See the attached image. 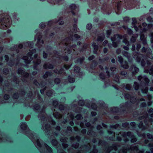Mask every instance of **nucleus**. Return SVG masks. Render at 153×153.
Listing matches in <instances>:
<instances>
[{"label":"nucleus","mask_w":153,"mask_h":153,"mask_svg":"<svg viewBox=\"0 0 153 153\" xmlns=\"http://www.w3.org/2000/svg\"><path fill=\"white\" fill-rule=\"evenodd\" d=\"M20 127L22 132L25 133L32 140L40 153H53L51 147L46 143H43L36 133L29 129L26 123H21Z\"/></svg>","instance_id":"nucleus-1"},{"label":"nucleus","mask_w":153,"mask_h":153,"mask_svg":"<svg viewBox=\"0 0 153 153\" xmlns=\"http://www.w3.org/2000/svg\"><path fill=\"white\" fill-rule=\"evenodd\" d=\"M42 111H41L38 117L39 120L44 122V123H42V129L47 134L48 131H50V126L46 124L48 122L47 120L45 117V115L44 112V110L42 109Z\"/></svg>","instance_id":"nucleus-2"},{"label":"nucleus","mask_w":153,"mask_h":153,"mask_svg":"<svg viewBox=\"0 0 153 153\" xmlns=\"http://www.w3.org/2000/svg\"><path fill=\"white\" fill-rule=\"evenodd\" d=\"M12 23L10 18L8 16L0 20V28L6 29L10 27Z\"/></svg>","instance_id":"nucleus-3"},{"label":"nucleus","mask_w":153,"mask_h":153,"mask_svg":"<svg viewBox=\"0 0 153 153\" xmlns=\"http://www.w3.org/2000/svg\"><path fill=\"white\" fill-rule=\"evenodd\" d=\"M35 32L36 33L34 36V40H37V46L39 48L42 47L44 43V41L42 39V36L40 33L39 32V30L38 29H36Z\"/></svg>","instance_id":"nucleus-4"},{"label":"nucleus","mask_w":153,"mask_h":153,"mask_svg":"<svg viewBox=\"0 0 153 153\" xmlns=\"http://www.w3.org/2000/svg\"><path fill=\"white\" fill-rule=\"evenodd\" d=\"M123 137H124V141L127 142L128 140V138H131V141L132 143H134L137 141V139L133 135V134L130 132H122L120 133Z\"/></svg>","instance_id":"nucleus-5"},{"label":"nucleus","mask_w":153,"mask_h":153,"mask_svg":"<svg viewBox=\"0 0 153 153\" xmlns=\"http://www.w3.org/2000/svg\"><path fill=\"white\" fill-rule=\"evenodd\" d=\"M62 20V18L58 17L57 18V19L49 21L48 22H43L40 23L39 25V27L40 28L42 29L45 27L46 25H48V26H50L54 23H56L58 22H59L60 20Z\"/></svg>","instance_id":"nucleus-6"},{"label":"nucleus","mask_w":153,"mask_h":153,"mask_svg":"<svg viewBox=\"0 0 153 153\" xmlns=\"http://www.w3.org/2000/svg\"><path fill=\"white\" fill-rule=\"evenodd\" d=\"M122 39L121 35L118 34L115 35L113 38H111V40L113 42L112 45L115 48L117 47L120 43V40Z\"/></svg>","instance_id":"nucleus-7"},{"label":"nucleus","mask_w":153,"mask_h":153,"mask_svg":"<svg viewBox=\"0 0 153 153\" xmlns=\"http://www.w3.org/2000/svg\"><path fill=\"white\" fill-rule=\"evenodd\" d=\"M133 57L137 62H141V65L143 66H144L146 63L142 58L143 57V55L137 53L134 55Z\"/></svg>","instance_id":"nucleus-8"},{"label":"nucleus","mask_w":153,"mask_h":153,"mask_svg":"<svg viewBox=\"0 0 153 153\" xmlns=\"http://www.w3.org/2000/svg\"><path fill=\"white\" fill-rule=\"evenodd\" d=\"M36 52V50L35 49H33L31 51L28 53V56H24L22 57V59L24 60L25 62L27 64L30 63L32 60V58H31V56L33 53H35Z\"/></svg>","instance_id":"nucleus-9"},{"label":"nucleus","mask_w":153,"mask_h":153,"mask_svg":"<svg viewBox=\"0 0 153 153\" xmlns=\"http://www.w3.org/2000/svg\"><path fill=\"white\" fill-rule=\"evenodd\" d=\"M11 141L10 138L6 136L3 135L0 133V143L10 142Z\"/></svg>","instance_id":"nucleus-10"},{"label":"nucleus","mask_w":153,"mask_h":153,"mask_svg":"<svg viewBox=\"0 0 153 153\" xmlns=\"http://www.w3.org/2000/svg\"><path fill=\"white\" fill-rule=\"evenodd\" d=\"M70 8L71 10V13L73 15L75 14V12H76L78 11V7L74 4H71L70 6Z\"/></svg>","instance_id":"nucleus-11"},{"label":"nucleus","mask_w":153,"mask_h":153,"mask_svg":"<svg viewBox=\"0 0 153 153\" xmlns=\"http://www.w3.org/2000/svg\"><path fill=\"white\" fill-rule=\"evenodd\" d=\"M49 3L52 4H61L64 2V0H47Z\"/></svg>","instance_id":"nucleus-12"},{"label":"nucleus","mask_w":153,"mask_h":153,"mask_svg":"<svg viewBox=\"0 0 153 153\" xmlns=\"http://www.w3.org/2000/svg\"><path fill=\"white\" fill-rule=\"evenodd\" d=\"M18 73L19 74H21L24 77H27L28 76L29 74L27 72H25L23 70L21 69H19L18 71Z\"/></svg>","instance_id":"nucleus-13"},{"label":"nucleus","mask_w":153,"mask_h":153,"mask_svg":"<svg viewBox=\"0 0 153 153\" xmlns=\"http://www.w3.org/2000/svg\"><path fill=\"white\" fill-rule=\"evenodd\" d=\"M125 98L126 99H130L131 102L132 103H134L136 100V99L134 97H131L129 94H125L124 96Z\"/></svg>","instance_id":"nucleus-14"},{"label":"nucleus","mask_w":153,"mask_h":153,"mask_svg":"<svg viewBox=\"0 0 153 153\" xmlns=\"http://www.w3.org/2000/svg\"><path fill=\"white\" fill-rule=\"evenodd\" d=\"M33 63L36 65H38L40 63L41 60L39 57H37V55L36 54L34 56Z\"/></svg>","instance_id":"nucleus-15"},{"label":"nucleus","mask_w":153,"mask_h":153,"mask_svg":"<svg viewBox=\"0 0 153 153\" xmlns=\"http://www.w3.org/2000/svg\"><path fill=\"white\" fill-rule=\"evenodd\" d=\"M23 46H25V45H24L23 43V44H20L18 46L16 45H14L13 47V51H16L17 53H18L19 52V50H18V49H21Z\"/></svg>","instance_id":"nucleus-16"},{"label":"nucleus","mask_w":153,"mask_h":153,"mask_svg":"<svg viewBox=\"0 0 153 153\" xmlns=\"http://www.w3.org/2000/svg\"><path fill=\"white\" fill-rule=\"evenodd\" d=\"M132 71V74L133 75L136 74L139 71V68L136 67L135 65H133L131 66Z\"/></svg>","instance_id":"nucleus-17"},{"label":"nucleus","mask_w":153,"mask_h":153,"mask_svg":"<svg viewBox=\"0 0 153 153\" xmlns=\"http://www.w3.org/2000/svg\"><path fill=\"white\" fill-rule=\"evenodd\" d=\"M25 46H28L30 48H32L33 46V43L32 42H27L23 43Z\"/></svg>","instance_id":"nucleus-18"},{"label":"nucleus","mask_w":153,"mask_h":153,"mask_svg":"<svg viewBox=\"0 0 153 153\" xmlns=\"http://www.w3.org/2000/svg\"><path fill=\"white\" fill-rule=\"evenodd\" d=\"M53 115L54 117L56 119H59L62 117V115L57 112H55V111L53 112Z\"/></svg>","instance_id":"nucleus-19"},{"label":"nucleus","mask_w":153,"mask_h":153,"mask_svg":"<svg viewBox=\"0 0 153 153\" xmlns=\"http://www.w3.org/2000/svg\"><path fill=\"white\" fill-rule=\"evenodd\" d=\"M142 52H146L148 53L151 54L152 53V51L150 48H147L146 49L144 47H143L142 48Z\"/></svg>","instance_id":"nucleus-20"},{"label":"nucleus","mask_w":153,"mask_h":153,"mask_svg":"<svg viewBox=\"0 0 153 153\" xmlns=\"http://www.w3.org/2000/svg\"><path fill=\"white\" fill-rule=\"evenodd\" d=\"M123 55L125 57L127 58L129 61V59L131 57L130 54L128 52L123 51L122 52Z\"/></svg>","instance_id":"nucleus-21"},{"label":"nucleus","mask_w":153,"mask_h":153,"mask_svg":"<svg viewBox=\"0 0 153 153\" xmlns=\"http://www.w3.org/2000/svg\"><path fill=\"white\" fill-rule=\"evenodd\" d=\"M92 46L94 48V53H96L98 50V46L96 45L95 43H93Z\"/></svg>","instance_id":"nucleus-22"},{"label":"nucleus","mask_w":153,"mask_h":153,"mask_svg":"<svg viewBox=\"0 0 153 153\" xmlns=\"http://www.w3.org/2000/svg\"><path fill=\"white\" fill-rule=\"evenodd\" d=\"M44 67L45 68H48L52 69L53 68V66L52 65L49 63H45L44 65Z\"/></svg>","instance_id":"nucleus-23"},{"label":"nucleus","mask_w":153,"mask_h":153,"mask_svg":"<svg viewBox=\"0 0 153 153\" xmlns=\"http://www.w3.org/2000/svg\"><path fill=\"white\" fill-rule=\"evenodd\" d=\"M34 83L36 85L38 86L39 87H43V85H45L44 82H42L40 85L39 83L36 80L34 81Z\"/></svg>","instance_id":"nucleus-24"},{"label":"nucleus","mask_w":153,"mask_h":153,"mask_svg":"<svg viewBox=\"0 0 153 153\" xmlns=\"http://www.w3.org/2000/svg\"><path fill=\"white\" fill-rule=\"evenodd\" d=\"M121 66L124 68L127 69L128 68V66L127 62L125 61L121 64Z\"/></svg>","instance_id":"nucleus-25"},{"label":"nucleus","mask_w":153,"mask_h":153,"mask_svg":"<svg viewBox=\"0 0 153 153\" xmlns=\"http://www.w3.org/2000/svg\"><path fill=\"white\" fill-rule=\"evenodd\" d=\"M118 61L120 62V64H122L123 62V58L121 56H119L117 58Z\"/></svg>","instance_id":"nucleus-26"},{"label":"nucleus","mask_w":153,"mask_h":153,"mask_svg":"<svg viewBox=\"0 0 153 153\" xmlns=\"http://www.w3.org/2000/svg\"><path fill=\"white\" fill-rule=\"evenodd\" d=\"M87 107L89 108H91L94 110L96 109L97 108V105L95 104H91V106L89 105L88 106H87Z\"/></svg>","instance_id":"nucleus-27"},{"label":"nucleus","mask_w":153,"mask_h":153,"mask_svg":"<svg viewBox=\"0 0 153 153\" xmlns=\"http://www.w3.org/2000/svg\"><path fill=\"white\" fill-rule=\"evenodd\" d=\"M142 80H144L147 83H148L149 81L148 78L145 76H143Z\"/></svg>","instance_id":"nucleus-28"},{"label":"nucleus","mask_w":153,"mask_h":153,"mask_svg":"<svg viewBox=\"0 0 153 153\" xmlns=\"http://www.w3.org/2000/svg\"><path fill=\"white\" fill-rule=\"evenodd\" d=\"M80 68L77 66H75L74 68V71L76 73H78L79 72Z\"/></svg>","instance_id":"nucleus-29"},{"label":"nucleus","mask_w":153,"mask_h":153,"mask_svg":"<svg viewBox=\"0 0 153 153\" xmlns=\"http://www.w3.org/2000/svg\"><path fill=\"white\" fill-rule=\"evenodd\" d=\"M104 39V37L103 36V35H102V36H99L97 39V41H99V42H102V41Z\"/></svg>","instance_id":"nucleus-30"},{"label":"nucleus","mask_w":153,"mask_h":153,"mask_svg":"<svg viewBox=\"0 0 153 153\" xmlns=\"http://www.w3.org/2000/svg\"><path fill=\"white\" fill-rule=\"evenodd\" d=\"M134 87L135 90H137L139 88V85L137 82H135L134 83Z\"/></svg>","instance_id":"nucleus-31"},{"label":"nucleus","mask_w":153,"mask_h":153,"mask_svg":"<svg viewBox=\"0 0 153 153\" xmlns=\"http://www.w3.org/2000/svg\"><path fill=\"white\" fill-rule=\"evenodd\" d=\"M123 42L127 46H129V43L128 41L126 39H124L123 40Z\"/></svg>","instance_id":"nucleus-32"},{"label":"nucleus","mask_w":153,"mask_h":153,"mask_svg":"<svg viewBox=\"0 0 153 153\" xmlns=\"http://www.w3.org/2000/svg\"><path fill=\"white\" fill-rule=\"evenodd\" d=\"M142 25L143 27V28L141 27L142 30L143 31H146V29L145 27L147 26L146 24V23H143L142 24Z\"/></svg>","instance_id":"nucleus-33"},{"label":"nucleus","mask_w":153,"mask_h":153,"mask_svg":"<svg viewBox=\"0 0 153 153\" xmlns=\"http://www.w3.org/2000/svg\"><path fill=\"white\" fill-rule=\"evenodd\" d=\"M51 143L52 145L56 146L58 144V142L56 140H52Z\"/></svg>","instance_id":"nucleus-34"},{"label":"nucleus","mask_w":153,"mask_h":153,"mask_svg":"<svg viewBox=\"0 0 153 153\" xmlns=\"http://www.w3.org/2000/svg\"><path fill=\"white\" fill-rule=\"evenodd\" d=\"M51 73L49 72H47L43 76V77L44 78H46L48 76H51Z\"/></svg>","instance_id":"nucleus-35"},{"label":"nucleus","mask_w":153,"mask_h":153,"mask_svg":"<svg viewBox=\"0 0 153 153\" xmlns=\"http://www.w3.org/2000/svg\"><path fill=\"white\" fill-rule=\"evenodd\" d=\"M63 70L62 69H61L59 71H58L57 70H55L54 71V72L58 74H61L63 72Z\"/></svg>","instance_id":"nucleus-36"},{"label":"nucleus","mask_w":153,"mask_h":153,"mask_svg":"<svg viewBox=\"0 0 153 153\" xmlns=\"http://www.w3.org/2000/svg\"><path fill=\"white\" fill-rule=\"evenodd\" d=\"M69 82L70 83H73L75 81V79L74 78L69 76Z\"/></svg>","instance_id":"nucleus-37"},{"label":"nucleus","mask_w":153,"mask_h":153,"mask_svg":"<svg viewBox=\"0 0 153 153\" xmlns=\"http://www.w3.org/2000/svg\"><path fill=\"white\" fill-rule=\"evenodd\" d=\"M78 104L79 105L83 106L84 104V102L83 100H79L78 102Z\"/></svg>","instance_id":"nucleus-38"},{"label":"nucleus","mask_w":153,"mask_h":153,"mask_svg":"<svg viewBox=\"0 0 153 153\" xmlns=\"http://www.w3.org/2000/svg\"><path fill=\"white\" fill-rule=\"evenodd\" d=\"M47 94L48 96H51L53 95V91L51 90L48 91L47 93Z\"/></svg>","instance_id":"nucleus-39"},{"label":"nucleus","mask_w":153,"mask_h":153,"mask_svg":"<svg viewBox=\"0 0 153 153\" xmlns=\"http://www.w3.org/2000/svg\"><path fill=\"white\" fill-rule=\"evenodd\" d=\"M119 153H126L127 149H122L119 151Z\"/></svg>","instance_id":"nucleus-40"},{"label":"nucleus","mask_w":153,"mask_h":153,"mask_svg":"<svg viewBox=\"0 0 153 153\" xmlns=\"http://www.w3.org/2000/svg\"><path fill=\"white\" fill-rule=\"evenodd\" d=\"M134 29L137 31H138L139 30H142L141 29V26H139L138 27L136 26H134Z\"/></svg>","instance_id":"nucleus-41"},{"label":"nucleus","mask_w":153,"mask_h":153,"mask_svg":"<svg viewBox=\"0 0 153 153\" xmlns=\"http://www.w3.org/2000/svg\"><path fill=\"white\" fill-rule=\"evenodd\" d=\"M48 121L51 123L53 125H54L56 123L51 118H50L49 119H48Z\"/></svg>","instance_id":"nucleus-42"},{"label":"nucleus","mask_w":153,"mask_h":153,"mask_svg":"<svg viewBox=\"0 0 153 153\" xmlns=\"http://www.w3.org/2000/svg\"><path fill=\"white\" fill-rule=\"evenodd\" d=\"M39 108V106L38 104H36L34 106V110H38Z\"/></svg>","instance_id":"nucleus-43"},{"label":"nucleus","mask_w":153,"mask_h":153,"mask_svg":"<svg viewBox=\"0 0 153 153\" xmlns=\"http://www.w3.org/2000/svg\"><path fill=\"white\" fill-rule=\"evenodd\" d=\"M58 104V102L56 100H54L53 101V105L55 107H56Z\"/></svg>","instance_id":"nucleus-44"},{"label":"nucleus","mask_w":153,"mask_h":153,"mask_svg":"<svg viewBox=\"0 0 153 153\" xmlns=\"http://www.w3.org/2000/svg\"><path fill=\"white\" fill-rule=\"evenodd\" d=\"M148 91V88L147 87L145 88L144 89L143 88L142 89V92L144 93H146Z\"/></svg>","instance_id":"nucleus-45"},{"label":"nucleus","mask_w":153,"mask_h":153,"mask_svg":"<svg viewBox=\"0 0 153 153\" xmlns=\"http://www.w3.org/2000/svg\"><path fill=\"white\" fill-rule=\"evenodd\" d=\"M92 28V25L91 24H88L86 26V28L88 30H90Z\"/></svg>","instance_id":"nucleus-46"},{"label":"nucleus","mask_w":153,"mask_h":153,"mask_svg":"<svg viewBox=\"0 0 153 153\" xmlns=\"http://www.w3.org/2000/svg\"><path fill=\"white\" fill-rule=\"evenodd\" d=\"M149 74L153 76V66H152L149 70Z\"/></svg>","instance_id":"nucleus-47"},{"label":"nucleus","mask_w":153,"mask_h":153,"mask_svg":"<svg viewBox=\"0 0 153 153\" xmlns=\"http://www.w3.org/2000/svg\"><path fill=\"white\" fill-rule=\"evenodd\" d=\"M119 126V125L118 124H116L114 126H110V127L111 128H115L116 129Z\"/></svg>","instance_id":"nucleus-48"},{"label":"nucleus","mask_w":153,"mask_h":153,"mask_svg":"<svg viewBox=\"0 0 153 153\" xmlns=\"http://www.w3.org/2000/svg\"><path fill=\"white\" fill-rule=\"evenodd\" d=\"M4 100H7L9 98V96L7 94H5L4 97Z\"/></svg>","instance_id":"nucleus-49"},{"label":"nucleus","mask_w":153,"mask_h":153,"mask_svg":"<svg viewBox=\"0 0 153 153\" xmlns=\"http://www.w3.org/2000/svg\"><path fill=\"white\" fill-rule=\"evenodd\" d=\"M119 76L117 75H115V77L114 80L117 82H118L119 81Z\"/></svg>","instance_id":"nucleus-50"},{"label":"nucleus","mask_w":153,"mask_h":153,"mask_svg":"<svg viewBox=\"0 0 153 153\" xmlns=\"http://www.w3.org/2000/svg\"><path fill=\"white\" fill-rule=\"evenodd\" d=\"M131 150H136L137 151H138V148L136 146H132L131 147Z\"/></svg>","instance_id":"nucleus-51"},{"label":"nucleus","mask_w":153,"mask_h":153,"mask_svg":"<svg viewBox=\"0 0 153 153\" xmlns=\"http://www.w3.org/2000/svg\"><path fill=\"white\" fill-rule=\"evenodd\" d=\"M55 83L58 84L60 82V79L59 78H56L54 80Z\"/></svg>","instance_id":"nucleus-52"},{"label":"nucleus","mask_w":153,"mask_h":153,"mask_svg":"<svg viewBox=\"0 0 153 153\" xmlns=\"http://www.w3.org/2000/svg\"><path fill=\"white\" fill-rule=\"evenodd\" d=\"M76 117L77 118V120H80L82 118V116L80 114H77L76 116Z\"/></svg>","instance_id":"nucleus-53"},{"label":"nucleus","mask_w":153,"mask_h":153,"mask_svg":"<svg viewBox=\"0 0 153 153\" xmlns=\"http://www.w3.org/2000/svg\"><path fill=\"white\" fill-rule=\"evenodd\" d=\"M100 78L102 79H104L105 77L104 75L102 73L100 74Z\"/></svg>","instance_id":"nucleus-54"},{"label":"nucleus","mask_w":153,"mask_h":153,"mask_svg":"<svg viewBox=\"0 0 153 153\" xmlns=\"http://www.w3.org/2000/svg\"><path fill=\"white\" fill-rule=\"evenodd\" d=\"M131 87V86L130 84H127L126 86V89L129 90L130 89Z\"/></svg>","instance_id":"nucleus-55"},{"label":"nucleus","mask_w":153,"mask_h":153,"mask_svg":"<svg viewBox=\"0 0 153 153\" xmlns=\"http://www.w3.org/2000/svg\"><path fill=\"white\" fill-rule=\"evenodd\" d=\"M84 58L83 57L78 59L77 61V62H80V63H81L84 60Z\"/></svg>","instance_id":"nucleus-56"},{"label":"nucleus","mask_w":153,"mask_h":153,"mask_svg":"<svg viewBox=\"0 0 153 153\" xmlns=\"http://www.w3.org/2000/svg\"><path fill=\"white\" fill-rule=\"evenodd\" d=\"M131 41L132 42H134L136 41V38L134 36H132L131 39Z\"/></svg>","instance_id":"nucleus-57"},{"label":"nucleus","mask_w":153,"mask_h":153,"mask_svg":"<svg viewBox=\"0 0 153 153\" xmlns=\"http://www.w3.org/2000/svg\"><path fill=\"white\" fill-rule=\"evenodd\" d=\"M67 140V138L65 137H63L60 139V141L62 142H65Z\"/></svg>","instance_id":"nucleus-58"},{"label":"nucleus","mask_w":153,"mask_h":153,"mask_svg":"<svg viewBox=\"0 0 153 153\" xmlns=\"http://www.w3.org/2000/svg\"><path fill=\"white\" fill-rule=\"evenodd\" d=\"M65 108V107L64 105H60L59 106V109L60 110H64Z\"/></svg>","instance_id":"nucleus-59"},{"label":"nucleus","mask_w":153,"mask_h":153,"mask_svg":"<svg viewBox=\"0 0 153 153\" xmlns=\"http://www.w3.org/2000/svg\"><path fill=\"white\" fill-rule=\"evenodd\" d=\"M19 97L18 94L17 93L14 94L13 96V98L14 99H17Z\"/></svg>","instance_id":"nucleus-60"},{"label":"nucleus","mask_w":153,"mask_h":153,"mask_svg":"<svg viewBox=\"0 0 153 153\" xmlns=\"http://www.w3.org/2000/svg\"><path fill=\"white\" fill-rule=\"evenodd\" d=\"M68 116H70V118H71V120H73V119L74 118V115L73 114H68Z\"/></svg>","instance_id":"nucleus-61"},{"label":"nucleus","mask_w":153,"mask_h":153,"mask_svg":"<svg viewBox=\"0 0 153 153\" xmlns=\"http://www.w3.org/2000/svg\"><path fill=\"white\" fill-rule=\"evenodd\" d=\"M13 16L14 19H17V20H18V19H19V18H17V15L16 13H13Z\"/></svg>","instance_id":"nucleus-62"},{"label":"nucleus","mask_w":153,"mask_h":153,"mask_svg":"<svg viewBox=\"0 0 153 153\" xmlns=\"http://www.w3.org/2000/svg\"><path fill=\"white\" fill-rule=\"evenodd\" d=\"M79 146V144L78 143H76L73 145V146L75 148H77Z\"/></svg>","instance_id":"nucleus-63"},{"label":"nucleus","mask_w":153,"mask_h":153,"mask_svg":"<svg viewBox=\"0 0 153 153\" xmlns=\"http://www.w3.org/2000/svg\"><path fill=\"white\" fill-rule=\"evenodd\" d=\"M8 70L7 69H4L3 70V73L5 74H7L8 72Z\"/></svg>","instance_id":"nucleus-64"}]
</instances>
